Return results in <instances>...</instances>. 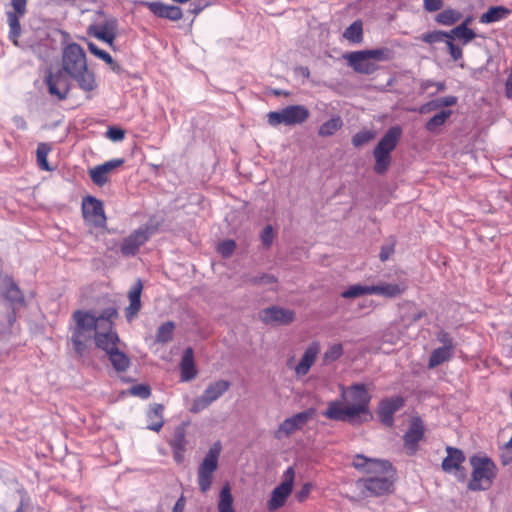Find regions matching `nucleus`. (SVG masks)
<instances>
[{
  "label": "nucleus",
  "mask_w": 512,
  "mask_h": 512,
  "mask_svg": "<svg viewBox=\"0 0 512 512\" xmlns=\"http://www.w3.org/2000/svg\"><path fill=\"white\" fill-rule=\"evenodd\" d=\"M341 401H331L322 415L330 420L360 424L372 419L369 409L371 395L365 384L355 383L349 387L341 386Z\"/></svg>",
  "instance_id": "f257e3e1"
},
{
  "label": "nucleus",
  "mask_w": 512,
  "mask_h": 512,
  "mask_svg": "<svg viewBox=\"0 0 512 512\" xmlns=\"http://www.w3.org/2000/svg\"><path fill=\"white\" fill-rule=\"evenodd\" d=\"M352 466L368 475L356 482L366 496L379 497L393 492L395 469L389 461L358 454L353 458Z\"/></svg>",
  "instance_id": "f03ea898"
},
{
  "label": "nucleus",
  "mask_w": 512,
  "mask_h": 512,
  "mask_svg": "<svg viewBox=\"0 0 512 512\" xmlns=\"http://www.w3.org/2000/svg\"><path fill=\"white\" fill-rule=\"evenodd\" d=\"M76 325L72 332V343L75 352L82 356L87 348V342L92 338L91 333L102 329L97 316L91 312L76 310L72 315Z\"/></svg>",
  "instance_id": "7ed1b4c3"
},
{
  "label": "nucleus",
  "mask_w": 512,
  "mask_h": 512,
  "mask_svg": "<svg viewBox=\"0 0 512 512\" xmlns=\"http://www.w3.org/2000/svg\"><path fill=\"white\" fill-rule=\"evenodd\" d=\"M402 136V128L398 125L390 127L373 150L375 159L374 172L384 174L391 164V153Z\"/></svg>",
  "instance_id": "20e7f679"
},
{
  "label": "nucleus",
  "mask_w": 512,
  "mask_h": 512,
  "mask_svg": "<svg viewBox=\"0 0 512 512\" xmlns=\"http://www.w3.org/2000/svg\"><path fill=\"white\" fill-rule=\"evenodd\" d=\"M472 467L471 479L468 488L472 491L489 489L497 476V467L488 457L472 456L470 458Z\"/></svg>",
  "instance_id": "39448f33"
},
{
  "label": "nucleus",
  "mask_w": 512,
  "mask_h": 512,
  "mask_svg": "<svg viewBox=\"0 0 512 512\" xmlns=\"http://www.w3.org/2000/svg\"><path fill=\"white\" fill-rule=\"evenodd\" d=\"M344 58L355 72L372 74L377 70V65L371 60H389L390 56L387 49H373L351 52L345 55Z\"/></svg>",
  "instance_id": "423d86ee"
},
{
  "label": "nucleus",
  "mask_w": 512,
  "mask_h": 512,
  "mask_svg": "<svg viewBox=\"0 0 512 512\" xmlns=\"http://www.w3.org/2000/svg\"><path fill=\"white\" fill-rule=\"evenodd\" d=\"M118 33V20L102 11L96 12L92 23L87 28V34L107 43L114 49Z\"/></svg>",
  "instance_id": "0eeeda50"
},
{
  "label": "nucleus",
  "mask_w": 512,
  "mask_h": 512,
  "mask_svg": "<svg viewBox=\"0 0 512 512\" xmlns=\"http://www.w3.org/2000/svg\"><path fill=\"white\" fill-rule=\"evenodd\" d=\"M222 450L221 443L215 442L198 467L197 481L201 492L206 493L212 485L214 473L218 468V459Z\"/></svg>",
  "instance_id": "6e6552de"
},
{
  "label": "nucleus",
  "mask_w": 512,
  "mask_h": 512,
  "mask_svg": "<svg viewBox=\"0 0 512 512\" xmlns=\"http://www.w3.org/2000/svg\"><path fill=\"white\" fill-rule=\"evenodd\" d=\"M310 116L309 110L303 105H289L280 111L268 113V123L271 126L284 124L287 126L302 124Z\"/></svg>",
  "instance_id": "1a4fd4ad"
},
{
  "label": "nucleus",
  "mask_w": 512,
  "mask_h": 512,
  "mask_svg": "<svg viewBox=\"0 0 512 512\" xmlns=\"http://www.w3.org/2000/svg\"><path fill=\"white\" fill-rule=\"evenodd\" d=\"M229 388L230 382L227 380H218L210 383L203 394L193 400L189 411L191 413H199L203 411L227 392Z\"/></svg>",
  "instance_id": "9d476101"
},
{
  "label": "nucleus",
  "mask_w": 512,
  "mask_h": 512,
  "mask_svg": "<svg viewBox=\"0 0 512 512\" xmlns=\"http://www.w3.org/2000/svg\"><path fill=\"white\" fill-rule=\"evenodd\" d=\"M294 479V468L288 467L283 474V481L274 488L267 502V509L269 511H275L285 505L287 498L293 490Z\"/></svg>",
  "instance_id": "9b49d317"
},
{
  "label": "nucleus",
  "mask_w": 512,
  "mask_h": 512,
  "mask_svg": "<svg viewBox=\"0 0 512 512\" xmlns=\"http://www.w3.org/2000/svg\"><path fill=\"white\" fill-rule=\"evenodd\" d=\"M86 66H88L86 53L79 44L70 43L63 48L62 67L68 76Z\"/></svg>",
  "instance_id": "f8f14e48"
},
{
  "label": "nucleus",
  "mask_w": 512,
  "mask_h": 512,
  "mask_svg": "<svg viewBox=\"0 0 512 512\" xmlns=\"http://www.w3.org/2000/svg\"><path fill=\"white\" fill-rule=\"evenodd\" d=\"M82 215L87 224L96 228L106 225V215L103 203L94 196H86L82 199Z\"/></svg>",
  "instance_id": "ddd939ff"
},
{
  "label": "nucleus",
  "mask_w": 512,
  "mask_h": 512,
  "mask_svg": "<svg viewBox=\"0 0 512 512\" xmlns=\"http://www.w3.org/2000/svg\"><path fill=\"white\" fill-rule=\"evenodd\" d=\"M314 415L315 409L309 408L286 418L275 431V438L281 439L283 437H289L296 431L301 430L314 417Z\"/></svg>",
  "instance_id": "4468645a"
},
{
  "label": "nucleus",
  "mask_w": 512,
  "mask_h": 512,
  "mask_svg": "<svg viewBox=\"0 0 512 512\" xmlns=\"http://www.w3.org/2000/svg\"><path fill=\"white\" fill-rule=\"evenodd\" d=\"M425 437V426L420 417L410 420L409 428L403 436V448L407 455L413 456L419 449V443Z\"/></svg>",
  "instance_id": "2eb2a0df"
},
{
  "label": "nucleus",
  "mask_w": 512,
  "mask_h": 512,
  "mask_svg": "<svg viewBox=\"0 0 512 512\" xmlns=\"http://www.w3.org/2000/svg\"><path fill=\"white\" fill-rule=\"evenodd\" d=\"M13 11H7V22L9 25V39L14 45H18V39L21 35L20 18L27 11V0H11Z\"/></svg>",
  "instance_id": "dca6fc26"
},
{
  "label": "nucleus",
  "mask_w": 512,
  "mask_h": 512,
  "mask_svg": "<svg viewBox=\"0 0 512 512\" xmlns=\"http://www.w3.org/2000/svg\"><path fill=\"white\" fill-rule=\"evenodd\" d=\"M405 405L402 396H392L382 399L377 407L376 413L383 425L392 427L394 425V414Z\"/></svg>",
  "instance_id": "f3484780"
},
{
  "label": "nucleus",
  "mask_w": 512,
  "mask_h": 512,
  "mask_svg": "<svg viewBox=\"0 0 512 512\" xmlns=\"http://www.w3.org/2000/svg\"><path fill=\"white\" fill-rule=\"evenodd\" d=\"M151 232L149 227H143L135 230L123 240L120 251L123 256H134L138 253L140 247L144 245L150 238Z\"/></svg>",
  "instance_id": "a211bd4d"
},
{
  "label": "nucleus",
  "mask_w": 512,
  "mask_h": 512,
  "mask_svg": "<svg viewBox=\"0 0 512 512\" xmlns=\"http://www.w3.org/2000/svg\"><path fill=\"white\" fill-rule=\"evenodd\" d=\"M259 317L265 324L288 325L294 321L295 313L290 309L272 306L261 310Z\"/></svg>",
  "instance_id": "6ab92c4d"
},
{
  "label": "nucleus",
  "mask_w": 512,
  "mask_h": 512,
  "mask_svg": "<svg viewBox=\"0 0 512 512\" xmlns=\"http://www.w3.org/2000/svg\"><path fill=\"white\" fill-rule=\"evenodd\" d=\"M46 83L51 95L56 96L59 100L67 98L70 86L68 77L64 70H59L55 73L49 72L46 76Z\"/></svg>",
  "instance_id": "aec40b11"
},
{
  "label": "nucleus",
  "mask_w": 512,
  "mask_h": 512,
  "mask_svg": "<svg viewBox=\"0 0 512 512\" xmlns=\"http://www.w3.org/2000/svg\"><path fill=\"white\" fill-rule=\"evenodd\" d=\"M143 291V283L138 279L128 291L129 305L125 308V317L131 322L135 319L142 308L141 294Z\"/></svg>",
  "instance_id": "412c9836"
},
{
  "label": "nucleus",
  "mask_w": 512,
  "mask_h": 512,
  "mask_svg": "<svg viewBox=\"0 0 512 512\" xmlns=\"http://www.w3.org/2000/svg\"><path fill=\"white\" fill-rule=\"evenodd\" d=\"M96 346L106 354L118 348L120 338L114 328H102L94 334Z\"/></svg>",
  "instance_id": "4be33fe9"
},
{
  "label": "nucleus",
  "mask_w": 512,
  "mask_h": 512,
  "mask_svg": "<svg viewBox=\"0 0 512 512\" xmlns=\"http://www.w3.org/2000/svg\"><path fill=\"white\" fill-rule=\"evenodd\" d=\"M124 163L123 159H113L89 170V175L94 184L103 186L109 180L108 175L114 169Z\"/></svg>",
  "instance_id": "5701e85b"
},
{
  "label": "nucleus",
  "mask_w": 512,
  "mask_h": 512,
  "mask_svg": "<svg viewBox=\"0 0 512 512\" xmlns=\"http://www.w3.org/2000/svg\"><path fill=\"white\" fill-rule=\"evenodd\" d=\"M145 6L157 17L178 21L183 17L178 6L164 4L160 1L146 2Z\"/></svg>",
  "instance_id": "b1692460"
},
{
  "label": "nucleus",
  "mask_w": 512,
  "mask_h": 512,
  "mask_svg": "<svg viewBox=\"0 0 512 512\" xmlns=\"http://www.w3.org/2000/svg\"><path fill=\"white\" fill-rule=\"evenodd\" d=\"M319 352L320 344L317 341L312 342L306 348L302 358L295 367V373L297 376H304L309 372L310 368L315 363Z\"/></svg>",
  "instance_id": "393cba45"
},
{
  "label": "nucleus",
  "mask_w": 512,
  "mask_h": 512,
  "mask_svg": "<svg viewBox=\"0 0 512 512\" xmlns=\"http://www.w3.org/2000/svg\"><path fill=\"white\" fill-rule=\"evenodd\" d=\"M78 85V87L86 93H90L97 88L95 73L86 66L83 69L69 75Z\"/></svg>",
  "instance_id": "a878e982"
},
{
  "label": "nucleus",
  "mask_w": 512,
  "mask_h": 512,
  "mask_svg": "<svg viewBox=\"0 0 512 512\" xmlns=\"http://www.w3.org/2000/svg\"><path fill=\"white\" fill-rule=\"evenodd\" d=\"M3 297L10 303L13 309V316L12 318H10L9 321H14L16 318L15 310L17 307L25 305V298L20 288L12 279H7V287L3 294Z\"/></svg>",
  "instance_id": "bb28decb"
},
{
  "label": "nucleus",
  "mask_w": 512,
  "mask_h": 512,
  "mask_svg": "<svg viewBox=\"0 0 512 512\" xmlns=\"http://www.w3.org/2000/svg\"><path fill=\"white\" fill-rule=\"evenodd\" d=\"M447 456L442 462V468L445 472L451 473L462 468L465 456L460 449L448 446Z\"/></svg>",
  "instance_id": "cd10ccee"
},
{
  "label": "nucleus",
  "mask_w": 512,
  "mask_h": 512,
  "mask_svg": "<svg viewBox=\"0 0 512 512\" xmlns=\"http://www.w3.org/2000/svg\"><path fill=\"white\" fill-rule=\"evenodd\" d=\"M182 381H190L197 375L194 363V351L191 347L185 349L180 363Z\"/></svg>",
  "instance_id": "c85d7f7f"
},
{
  "label": "nucleus",
  "mask_w": 512,
  "mask_h": 512,
  "mask_svg": "<svg viewBox=\"0 0 512 512\" xmlns=\"http://www.w3.org/2000/svg\"><path fill=\"white\" fill-rule=\"evenodd\" d=\"M510 14L511 10L504 6H492L481 15L480 22L483 24L498 22L507 18Z\"/></svg>",
  "instance_id": "c756f323"
},
{
  "label": "nucleus",
  "mask_w": 512,
  "mask_h": 512,
  "mask_svg": "<svg viewBox=\"0 0 512 512\" xmlns=\"http://www.w3.org/2000/svg\"><path fill=\"white\" fill-rule=\"evenodd\" d=\"M454 354V350L450 349L449 346L447 347H438L434 349L430 355L428 367L430 369H433L444 362L449 361Z\"/></svg>",
  "instance_id": "7c9ffc66"
},
{
  "label": "nucleus",
  "mask_w": 512,
  "mask_h": 512,
  "mask_svg": "<svg viewBox=\"0 0 512 512\" xmlns=\"http://www.w3.org/2000/svg\"><path fill=\"white\" fill-rule=\"evenodd\" d=\"M163 411L164 407L162 404H155L148 412V424L147 428L153 431H160L163 427Z\"/></svg>",
  "instance_id": "2f4dec72"
},
{
  "label": "nucleus",
  "mask_w": 512,
  "mask_h": 512,
  "mask_svg": "<svg viewBox=\"0 0 512 512\" xmlns=\"http://www.w3.org/2000/svg\"><path fill=\"white\" fill-rule=\"evenodd\" d=\"M107 356H108L109 361L111 362L113 368L117 372H125L131 364V361H130V358L128 357V355L126 353L120 351L119 348L109 352L107 354Z\"/></svg>",
  "instance_id": "473e14b6"
},
{
  "label": "nucleus",
  "mask_w": 512,
  "mask_h": 512,
  "mask_svg": "<svg viewBox=\"0 0 512 512\" xmlns=\"http://www.w3.org/2000/svg\"><path fill=\"white\" fill-rule=\"evenodd\" d=\"M406 290L405 285L386 283L381 285H372V294L383 295L393 298L401 295Z\"/></svg>",
  "instance_id": "72a5a7b5"
},
{
  "label": "nucleus",
  "mask_w": 512,
  "mask_h": 512,
  "mask_svg": "<svg viewBox=\"0 0 512 512\" xmlns=\"http://www.w3.org/2000/svg\"><path fill=\"white\" fill-rule=\"evenodd\" d=\"M218 512H235L233 496L229 484H225L219 495Z\"/></svg>",
  "instance_id": "f704fd0d"
},
{
  "label": "nucleus",
  "mask_w": 512,
  "mask_h": 512,
  "mask_svg": "<svg viewBox=\"0 0 512 512\" xmlns=\"http://www.w3.org/2000/svg\"><path fill=\"white\" fill-rule=\"evenodd\" d=\"M343 126V121L340 116H333L326 122H324L318 130V134L321 137H329L334 135Z\"/></svg>",
  "instance_id": "c9c22d12"
},
{
  "label": "nucleus",
  "mask_w": 512,
  "mask_h": 512,
  "mask_svg": "<svg viewBox=\"0 0 512 512\" xmlns=\"http://www.w3.org/2000/svg\"><path fill=\"white\" fill-rule=\"evenodd\" d=\"M175 323L173 321H167L160 325L157 329L155 340L157 343L165 344L173 339L175 331Z\"/></svg>",
  "instance_id": "e433bc0d"
},
{
  "label": "nucleus",
  "mask_w": 512,
  "mask_h": 512,
  "mask_svg": "<svg viewBox=\"0 0 512 512\" xmlns=\"http://www.w3.org/2000/svg\"><path fill=\"white\" fill-rule=\"evenodd\" d=\"M461 18L462 14L460 11L448 8L438 13L435 20L441 25L450 26L458 22Z\"/></svg>",
  "instance_id": "4c0bfd02"
},
{
  "label": "nucleus",
  "mask_w": 512,
  "mask_h": 512,
  "mask_svg": "<svg viewBox=\"0 0 512 512\" xmlns=\"http://www.w3.org/2000/svg\"><path fill=\"white\" fill-rule=\"evenodd\" d=\"M343 37L352 43H360L363 40V25L360 20L354 21L343 33Z\"/></svg>",
  "instance_id": "58836bf2"
},
{
  "label": "nucleus",
  "mask_w": 512,
  "mask_h": 512,
  "mask_svg": "<svg viewBox=\"0 0 512 512\" xmlns=\"http://www.w3.org/2000/svg\"><path fill=\"white\" fill-rule=\"evenodd\" d=\"M88 49L94 56L98 57L99 59L103 60L106 64H108L113 71H119V65L113 60V58L108 52L98 48V46L93 42L88 43Z\"/></svg>",
  "instance_id": "ea45409f"
},
{
  "label": "nucleus",
  "mask_w": 512,
  "mask_h": 512,
  "mask_svg": "<svg viewBox=\"0 0 512 512\" xmlns=\"http://www.w3.org/2000/svg\"><path fill=\"white\" fill-rule=\"evenodd\" d=\"M173 448V457L177 463H181L184 459V453L186 450V440L184 433L176 434L174 440L171 443Z\"/></svg>",
  "instance_id": "a19ab883"
},
{
  "label": "nucleus",
  "mask_w": 512,
  "mask_h": 512,
  "mask_svg": "<svg viewBox=\"0 0 512 512\" xmlns=\"http://www.w3.org/2000/svg\"><path fill=\"white\" fill-rule=\"evenodd\" d=\"M51 151V147L46 143H40L37 147L36 151V157H37V164L39 168L43 171H52L53 168L50 167L47 157L48 154Z\"/></svg>",
  "instance_id": "79ce46f5"
},
{
  "label": "nucleus",
  "mask_w": 512,
  "mask_h": 512,
  "mask_svg": "<svg viewBox=\"0 0 512 512\" xmlns=\"http://www.w3.org/2000/svg\"><path fill=\"white\" fill-rule=\"evenodd\" d=\"M451 114L452 112L450 110H443L435 114L432 118L428 120V122L425 125V128L430 132L435 131L437 127L444 125V123L451 116Z\"/></svg>",
  "instance_id": "37998d69"
},
{
  "label": "nucleus",
  "mask_w": 512,
  "mask_h": 512,
  "mask_svg": "<svg viewBox=\"0 0 512 512\" xmlns=\"http://www.w3.org/2000/svg\"><path fill=\"white\" fill-rule=\"evenodd\" d=\"M118 317V311L115 307H109L104 309L101 314L97 317L99 324L102 328H114L113 320Z\"/></svg>",
  "instance_id": "c03bdc74"
},
{
  "label": "nucleus",
  "mask_w": 512,
  "mask_h": 512,
  "mask_svg": "<svg viewBox=\"0 0 512 512\" xmlns=\"http://www.w3.org/2000/svg\"><path fill=\"white\" fill-rule=\"evenodd\" d=\"M363 295H372V286H364L360 284L352 285L341 294V296L346 299Z\"/></svg>",
  "instance_id": "a18cd8bd"
},
{
  "label": "nucleus",
  "mask_w": 512,
  "mask_h": 512,
  "mask_svg": "<svg viewBox=\"0 0 512 512\" xmlns=\"http://www.w3.org/2000/svg\"><path fill=\"white\" fill-rule=\"evenodd\" d=\"M453 35L459 40L463 41V44H467L476 37V33L466 27V24H460L452 30Z\"/></svg>",
  "instance_id": "49530a36"
},
{
  "label": "nucleus",
  "mask_w": 512,
  "mask_h": 512,
  "mask_svg": "<svg viewBox=\"0 0 512 512\" xmlns=\"http://www.w3.org/2000/svg\"><path fill=\"white\" fill-rule=\"evenodd\" d=\"M376 135L374 130H361L352 137V144L361 147L375 139Z\"/></svg>",
  "instance_id": "de8ad7c7"
},
{
  "label": "nucleus",
  "mask_w": 512,
  "mask_h": 512,
  "mask_svg": "<svg viewBox=\"0 0 512 512\" xmlns=\"http://www.w3.org/2000/svg\"><path fill=\"white\" fill-rule=\"evenodd\" d=\"M343 355V346L340 343L331 345L324 353L325 362H334Z\"/></svg>",
  "instance_id": "09e8293b"
},
{
  "label": "nucleus",
  "mask_w": 512,
  "mask_h": 512,
  "mask_svg": "<svg viewBox=\"0 0 512 512\" xmlns=\"http://www.w3.org/2000/svg\"><path fill=\"white\" fill-rule=\"evenodd\" d=\"M444 38H451V35L444 31H432L422 35V40L429 44L441 42Z\"/></svg>",
  "instance_id": "8fccbe9b"
},
{
  "label": "nucleus",
  "mask_w": 512,
  "mask_h": 512,
  "mask_svg": "<svg viewBox=\"0 0 512 512\" xmlns=\"http://www.w3.org/2000/svg\"><path fill=\"white\" fill-rule=\"evenodd\" d=\"M236 249V243L233 240H225L221 242L218 247L217 251L225 258L230 257Z\"/></svg>",
  "instance_id": "3c124183"
},
{
  "label": "nucleus",
  "mask_w": 512,
  "mask_h": 512,
  "mask_svg": "<svg viewBox=\"0 0 512 512\" xmlns=\"http://www.w3.org/2000/svg\"><path fill=\"white\" fill-rule=\"evenodd\" d=\"M129 392L131 395L140 397L142 399H147L151 395L150 387L145 384L134 385L130 388Z\"/></svg>",
  "instance_id": "603ef678"
},
{
  "label": "nucleus",
  "mask_w": 512,
  "mask_h": 512,
  "mask_svg": "<svg viewBox=\"0 0 512 512\" xmlns=\"http://www.w3.org/2000/svg\"><path fill=\"white\" fill-rule=\"evenodd\" d=\"M106 136L111 141L119 142L125 138V131L122 128L112 126L107 129Z\"/></svg>",
  "instance_id": "864d4df0"
},
{
  "label": "nucleus",
  "mask_w": 512,
  "mask_h": 512,
  "mask_svg": "<svg viewBox=\"0 0 512 512\" xmlns=\"http://www.w3.org/2000/svg\"><path fill=\"white\" fill-rule=\"evenodd\" d=\"M501 463L506 466L512 461V437L505 444L504 451L501 454Z\"/></svg>",
  "instance_id": "5fc2aeb1"
},
{
  "label": "nucleus",
  "mask_w": 512,
  "mask_h": 512,
  "mask_svg": "<svg viewBox=\"0 0 512 512\" xmlns=\"http://www.w3.org/2000/svg\"><path fill=\"white\" fill-rule=\"evenodd\" d=\"M312 490L310 483H305L301 489L296 493L295 498L298 502H304L309 497Z\"/></svg>",
  "instance_id": "6e6d98bb"
},
{
  "label": "nucleus",
  "mask_w": 512,
  "mask_h": 512,
  "mask_svg": "<svg viewBox=\"0 0 512 512\" xmlns=\"http://www.w3.org/2000/svg\"><path fill=\"white\" fill-rule=\"evenodd\" d=\"M424 9L428 12H436L443 6V0H423Z\"/></svg>",
  "instance_id": "4d7b16f0"
},
{
  "label": "nucleus",
  "mask_w": 512,
  "mask_h": 512,
  "mask_svg": "<svg viewBox=\"0 0 512 512\" xmlns=\"http://www.w3.org/2000/svg\"><path fill=\"white\" fill-rule=\"evenodd\" d=\"M395 251V242H391L390 244L384 245L381 247V251L379 254V258L381 261H386Z\"/></svg>",
  "instance_id": "13d9d810"
},
{
  "label": "nucleus",
  "mask_w": 512,
  "mask_h": 512,
  "mask_svg": "<svg viewBox=\"0 0 512 512\" xmlns=\"http://www.w3.org/2000/svg\"><path fill=\"white\" fill-rule=\"evenodd\" d=\"M273 229L272 226H266L261 233V240L265 246H270L273 241Z\"/></svg>",
  "instance_id": "bf43d9fd"
},
{
  "label": "nucleus",
  "mask_w": 512,
  "mask_h": 512,
  "mask_svg": "<svg viewBox=\"0 0 512 512\" xmlns=\"http://www.w3.org/2000/svg\"><path fill=\"white\" fill-rule=\"evenodd\" d=\"M447 46H448V49H449V53L451 55V57L457 61L459 59L462 58L463 56V51L460 47L456 46L452 40H448L447 41Z\"/></svg>",
  "instance_id": "052dcab7"
},
{
  "label": "nucleus",
  "mask_w": 512,
  "mask_h": 512,
  "mask_svg": "<svg viewBox=\"0 0 512 512\" xmlns=\"http://www.w3.org/2000/svg\"><path fill=\"white\" fill-rule=\"evenodd\" d=\"M437 339L443 343V346L442 347H447L449 346L450 349H455V345H454V342H453V339L452 337L449 335V333L445 332V331H440L437 335Z\"/></svg>",
  "instance_id": "680f3d73"
},
{
  "label": "nucleus",
  "mask_w": 512,
  "mask_h": 512,
  "mask_svg": "<svg viewBox=\"0 0 512 512\" xmlns=\"http://www.w3.org/2000/svg\"><path fill=\"white\" fill-rule=\"evenodd\" d=\"M438 106L440 107H450L454 106L457 103V97L455 96H446L437 99Z\"/></svg>",
  "instance_id": "e2e57ef3"
},
{
  "label": "nucleus",
  "mask_w": 512,
  "mask_h": 512,
  "mask_svg": "<svg viewBox=\"0 0 512 512\" xmlns=\"http://www.w3.org/2000/svg\"><path fill=\"white\" fill-rule=\"evenodd\" d=\"M439 106H438V102H437V99L435 100H432V101H429L425 104H423L420 109H419V112L422 113V114H426V113H429L433 110H436L438 109Z\"/></svg>",
  "instance_id": "0e129e2a"
},
{
  "label": "nucleus",
  "mask_w": 512,
  "mask_h": 512,
  "mask_svg": "<svg viewBox=\"0 0 512 512\" xmlns=\"http://www.w3.org/2000/svg\"><path fill=\"white\" fill-rule=\"evenodd\" d=\"M252 282L255 283V284L263 283V282H265V283H274V282H276V279L272 275L264 274L260 278H254L252 280Z\"/></svg>",
  "instance_id": "69168bd1"
},
{
  "label": "nucleus",
  "mask_w": 512,
  "mask_h": 512,
  "mask_svg": "<svg viewBox=\"0 0 512 512\" xmlns=\"http://www.w3.org/2000/svg\"><path fill=\"white\" fill-rule=\"evenodd\" d=\"M186 505V500L184 496H181L177 502L175 503L172 512H183Z\"/></svg>",
  "instance_id": "338daca9"
},
{
  "label": "nucleus",
  "mask_w": 512,
  "mask_h": 512,
  "mask_svg": "<svg viewBox=\"0 0 512 512\" xmlns=\"http://www.w3.org/2000/svg\"><path fill=\"white\" fill-rule=\"evenodd\" d=\"M426 315H427V313L424 310L419 311L417 314L414 315L413 321H418V320H420L422 317H424Z\"/></svg>",
  "instance_id": "774afa93"
}]
</instances>
